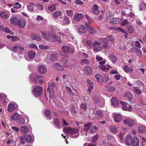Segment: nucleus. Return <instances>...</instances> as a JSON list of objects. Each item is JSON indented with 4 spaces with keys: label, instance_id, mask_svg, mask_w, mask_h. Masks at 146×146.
Wrapping results in <instances>:
<instances>
[{
    "label": "nucleus",
    "instance_id": "22",
    "mask_svg": "<svg viewBox=\"0 0 146 146\" xmlns=\"http://www.w3.org/2000/svg\"><path fill=\"white\" fill-rule=\"evenodd\" d=\"M20 131L23 134L27 133L29 132V129L27 126H23L21 127Z\"/></svg>",
    "mask_w": 146,
    "mask_h": 146
},
{
    "label": "nucleus",
    "instance_id": "11",
    "mask_svg": "<svg viewBox=\"0 0 146 146\" xmlns=\"http://www.w3.org/2000/svg\"><path fill=\"white\" fill-rule=\"evenodd\" d=\"M132 138L131 135L130 134L126 136L125 141L126 145H131Z\"/></svg>",
    "mask_w": 146,
    "mask_h": 146
},
{
    "label": "nucleus",
    "instance_id": "61",
    "mask_svg": "<svg viewBox=\"0 0 146 146\" xmlns=\"http://www.w3.org/2000/svg\"><path fill=\"white\" fill-rule=\"evenodd\" d=\"M129 23V21L127 19H125L121 23L122 26H124L128 24Z\"/></svg>",
    "mask_w": 146,
    "mask_h": 146
},
{
    "label": "nucleus",
    "instance_id": "37",
    "mask_svg": "<svg viewBox=\"0 0 146 146\" xmlns=\"http://www.w3.org/2000/svg\"><path fill=\"white\" fill-rule=\"evenodd\" d=\"M97 117L98 119H100L103 116V112L101 110H98L96 112Z\"/></svg>",
    "mask_w": 146,
    "mask_h": 146
},
{
    "label": "nucleus",
    "instance_id": "36",
    "mask_svg": "<svg viewBox=\"0 0 146 146\" xmlns=\"http://www.w3.org/2000/svg\"><path fill=\"white\" fill-rule=\"evenodd\" d=\"M0 16L4 19H7L8 18V14L5 12L3 11L0 12Z\"/></svg>",
    "mask_w": 146,
    "mask_h": 146
},
{
    "label": "nucleus",
    "instance_id": "50",
    "mask_svg": "<svg viewBox=\"0 0 146 146\" xmlns=\"http://www.w3.org/2000/svg\"><path fill=\"white\" fill-rule=\"evenodd\" d=\"M81 63L83 65H86L89 63V61L86 59H82L80 61Z\"/></svg>",
    "mask_w": 146,
    "mask_h": 146
},
{
    "label": "nucleus",
    "instance_id": "6",
    "mask_svg": "<svg viewBox=\"0 0 146 146\" xmlns=\"http://www.w3.org/2000/svg\"><path fill=\"white\" fill-rule=\"evenodd\" d=\"M123 123L131 127L136 124V121L135 120L130 119H126L123 121Z\"/></svg>",
    "mask_w": 146,
    "mask_h": 146
},
{
    "label": "nucleus",
    "instance_id": "43",
    "mask_svg": "<svg viewBox=\"0 0 146 146\" xmlns=\"http://www.w3.org/2000/svg\"><path fill=\"white\" fill-rule=\"evenodd\" d=\"M17 122L19 124L23 125V124L25 122V120L24 118L20 117L17 121Z\"/></svg>",
    "mask_w": 146,
    "mask_h": 146
},
{
    "label": "nucleus",
    "instance_id": "31",
    "mask_svg": "<svg viewBox=\"0 0 146 146\" xmlns=\"http://www.w3.org/2000/svg\"><path fill=\"white\" fill-rule=\"evenodd\" d=\"M53 123L55 125L56 127L60 129V123L58 119L57 118H54L53 119Z\"/></svg>",
    "mask_w": 146,
    "mask_h": 146
},
{
    "label": "nucleus",
    "instance_id": "34",
    "mask_svg": "<svg viewBox=\"0 0 146 146\" xmlns=\"http://www.w3.org/2000/svg\"><path fill=\"white\" fill-rule=\"evenodd\" d=\"M94 101L96 103L99 104H103L104 103V100L102 98H100L97 97H95Z\"/></svg>",
    "mask_w": 146,
    "mask_h": 146
},
{
    "label": "nucleus",
    "instance_id": "46",
    "mask_svg": "<svg viewBox=\"0 0 146 146\" xmlns=\"http://www.w3.org/2000/svg\"><path fill=\"white\" fill-rule=\"evenodd\" d=\"M7 96L3 93H1L0 94V101L2 100L3 102H5V99L6 98Z\"/></svg>",
    "mask_w": 146,
    "mask_h": 146
},
{
    "label": "nucleus",
    "instance_id": "51",
    "mask_svg": "<svg viewBox=\"0 0 146 146\" xmlns=\"http://www.w3.org/2000/svg\"><path fill=\"white\" fill-rule=\"evenodd\" d=\"M52 38L58 41L60 43H61L62 42L61 39L59 36H56L54 34H53V35L52 36Z\"/></svg>",
    "mask_w": 146,
    "mask_h": 146
},
{
    "label": "nucleus",
    "instance_id": "3",
    "mask_svg": "<svg viewBox=\"0 0 146 146\" xmlns=\"http://www.w3.org/2000/svg\"><path fill=\"white\" fill-rule=\"evenodd\" d=\"M11 51L14 52L21 53L24 50V48L22 46L18 45L13 47L11 49Z\"/></svg>",
    "mask_w": 146,
    "mask_h": 146
},
{
    "label": "nucleus",
    "instance_id": "2",
    "mask_svg": "<svg viewBox=\"0 0 146 146\" xmlns=\"http://www.w3.org/2000/svg\"><path fill=\"white\" fill-rule=\"evenodd\" d=\"M19 139L21 143L22 144H25V140L27 142L31 143L33 142L34 138L33 136L30 135H24L20 136Z\"/></svg>",
    "mask_w": 146,
    "mask_h": 146
},
{
    "label": "nucleus",
    "instance_id": "4",
    "mask_svg": "<svg viewBox=\"0 0 146 146\" xmlns=\"http://www.w3.org/2000/svg\"><path fill=\"white\" fill-rule=\"evenodd\" d=\"M42 91V87L38 86L34 88L33 91L36 97H37L40 96L41 94Z\"/></svg>",
    "mask_w": 146,
    "mask_h": 146
},
{
    "label": "nucleus",
    "instance_id": "9",
    "mask_svg": "<svg viewBox=\"0 0 146 146\" xmlns=\"http://www.w3.org/2000/svg\"><path fill=\"white\" fill-rule=\"evenodd\" d=\"M105 62V60L103 61L102 62H100L99 63L101 65L98 66V68L102 71L106 72L108 71L109 69L107 68L105 65H102L104 64Z\"/></svg>",
    "mask_w": 146,
    "mask_h": 146
},
{
    "label": "nucleus",
    "instance_id": "41",
    "mask_svg": "<svg viewBox=\"0 0 146 146\" xmlns=\"http://www.w3.org/2000/svg\"><path fill=\"white\" fill-rule=\"evenodd\" d=\"M106 40L107 41H111L112 42H114L115 40L114 37L112 36L108 35L106 37Z\"/></svg>",
    "mask_w": 146,
    "mask_h": 146
},
{
    "label": "nucleus",
    "instance_id": "59",
    "mask_svg": "<svg viewBox=\"0 0 146 146\" xmlns=\"http://www.w3.org/2000/svg\"><path fill=\"white\" fill-rule=\"evenodd\" d=\"M98 139V135H96L94 136L92 138V141L93 143H95Z\"/></svg>",
    "mask_w": 146,
    "mask_h": 146
},
{
    "label": "nucleus",
    "instance_id": "44",
    "mask_svg": "<svg viewBox=\"0 0 146 146\" xmlns=\"http://www.w3.org/2000/svg\"><path fill=\"white\" fill-rule=\"evenodd\" d=\"M138 131L140 133H143L146 131V129L144 126H140L138 127Z\"/></svg>",
    "mask_w": 146,
    "mask_h": 146
},
{
    "label": "nucleus",
    "instance_id": "26",
    "mask_svg": "<svg viewBox=\"0 0 146 146\" xmlns=\"http://www.w3.org/2000/svg\"><path fill=\"white\" fill-rule=\"evenodd\" d=\"M92 125V123L89 122L84 125V131H88L89 130L90 127Z\"/></svg>",
    "mask_w": 146,
    "mask_h": 146
},
{
    "label": "nucleus",
    "instance_id": "16",
    "mask_svg": "<svg viewBox=\"0 0 146 146\" xmlns=\"http://www.w3.org/2000/svg\"><path fill=\"white\" fill-rule=\"evenodd\" d=\"M38 70L40 73L44 74L47 71V69L44 66L41 65L38 67Z\"/></svg>",
    "mask_w": 146,
    "mask_h": 146
},
{
    "label": "nucleus",
    "instance_id": "63",
    "mask_svg": "<svg viewBox=\"0 0 146 146\" xmlns=\"http://www.w3.org/2000/svg\"><path fill=\"white\" fill-rule=\"evenodd\" d=\"M44 115L46 116H49L51 115V112L49 110H46L44 112Z\"/></svg>",
    "mask_w": 146,
    "mask_h": 146
},
{
    "label": "nucleus",
    "instance_id": "20",
    "mask_svg": "<svg viewBox=\"0 0 146 146\" xmlns=\"http://www.w3.org/2000/svg\"><path fill=\"white\" fill-rule=\"evenodd\" d=\"M85 44L86 47L89 49L91 48L93 45V43L90 40H86L84 42Z\"/></svg>",
    "mask_w": 146,
    "mask_h": 146
},
{
    "label": "nucleus",
    "instance_id": "62",
    "mask_svg": "<svg viewBox=\"0 0 146 146\" xmlns=\"http://www.w3.org/2000/svg\"><path fill=\"white\" fill-rule=\"evenodd\" d=\"M61 14V13L60 12L58 11L55 12L53 14V15L55 18H57L59 16H60Z\"/></svg>",
    "mask_w": 146,
    "mask_h": 146
},
{
    "label": "nucleus",
    "instance_id": "64",
    "mask_svg": "<svg viewBox=\"0 0 146 146\" xmlns=\"http://www.w3.org/2000/svg\"><path fill=\"white\" fill-rule=\"evenodd\" d=\"M116 90V88L115 87L113 86H110L109 88V90L110 92H113L115 91Z\"/></svg>",
    "mask_w": 146,
    "mask_h": 146
},
{
    "label": "nucleus",
    "instance_id": "21",
    "mask_svg": "<svg viewBox=\"0 0 146 146\" xmlns=\"http://www.w3.org/2000/svg\"><path fill=\"white\" fill-rule=\"evenodd\" d=\"M114 119L115 122H119L122 119V116L119 114L115 115L114 117Z\"/></svg>",
    "mask_w": 146,
    "mask_h": 146
},
{
    "label": "nucleus",
    "instance_id": "33",
    "mask_svg": "<svg viewBox=\"0 0 146 146\" xmlns=\"http://www.w3.org/2000/svg\"><path fill=\"white\" fill-rule=\"evenodd\" d=\"M132 90H133L135 93L140 95L141 93V90L139 89L137 87H133Z\"/></svg>",
    "mask_w": 146,
    "mask_h": 146
},
{
    "label": "nucleus",
    "instance_id": "30",
    "mask_svg": "<svg viewBox=\"0 0 146 146\" xmlns=\"http://www.w3.org/2000/svg\"><path fill=\"white\" fill-rule=\"evenodd\" d=\"M28 56L30 59H33L35 57L36 53L35 51H30L28 52Z\"/></svg>",
    "mask_w": 146,
    "mask_h": 146
},
{
    "label": "nucleus",
    "instance_id": "35",
    "mask_svg": "<svg viewBox=\"0 0 146 146\" xmlns=\"http://www.w3.org/2000/svg\"><path fill=\"white\" fill-rule=\"evenodd\" d=\"M15 109V106L12 104H10L8 105L7 109L8 111L11 112L14 110Z\"/></svg>",
    "mask_w": 146,
    "mask_h": 146
},
{
    "label": "nucleus",
    "instance_id": "57",
    "mask_svg": "<svg viewBox=\"0 0 146 146\" xmlns=\"http://www.w3.org/2000/svg\"><path fill=\"white\" fill-rule=\"evenodd\" d=\"M57 54H52L50 57L51 60L52 61H54L56 59Z\"/></svg>",
    "mask_w": 146,
    "mask_h": 146
},
{
    "label": "nucleus",
    "instance_id": "48",
    "mask_svg": "<svg viewBox=\"0 0 146 146\" xmlns=\"http://www.w3.org/2000/svg\"><path fill=\"white\" fill-rule=\"evenodd\" d=\"M108 43L107 41L104 43L103 44V47L106 50H108L110 49V47L108 46Z\"/></svg>",
    "mask_w": 146,
    "mask_h": 146
},
{
    "label": "nucleus",
    "instance_id": "45",
    "mask_svg": "<svg viewBox=\"0 0 146 146\" xmlns=\"http://www.w3.org/2000/svg\"><path fill=\"white\" fill-rule=\"evenodd\" d=\"M122 108V109L125 111H131L132 110V107L130 106L129 107L126 106V105L123 106Z\"/></svg>",
    "mask_w": 146,
    "mask_h": 146
},
{
    "label": "nucleus",
    "instance_id": "42",
    "mask_svg": "<svg viewBox=\"0 0 146 146\" xmlns=\"http://www.w3.org/2000/svg\"><path fill=\"white\" fill-rule=\"evenodd\" d=\"M124 96L127 97L129 99V100L132 99L133 98V95L129 92H126L124 94Z\"/></svg>",
    "mask_w": 146,
    "mask_h": 146
},
{
    "label": "nucleus",
    "instance_id": "5",
    "mask_svg": "<svg viewBox=\"0 0 146 146\" xmlns=\"http://www.w3.org/2000/svg\"><path fill=\"white\" fill-rule=\"evenodd\" d=\"M102 43L96 40L93 43L94 50L96 52H98L102 50V48L100 45H101Z\"/></svg>",
    "mask_w": 146,
    "mask_h": 146
},
{
    "label": "nucleus",
    "instance_id": "39",
    "mask_svg": "<svg viewBox=\"0 0 146 146\" xmlns=\"http://www.w3.org/2000/svg\"><path fill=\"white\" fill-rule=\"evenodd\" d=\"M110 131L112 133L116 134L117 133V130L116 127L114 125H112L110 127Z\"/></svg>",
    "mask_w": 146,
    "mask_h": 146
},
{
    "label": "nucleus",
    "instance_id": "32",
    "mask_svg": "<svg viewBox=\"0 0 146 146\" xmlns=\"http://www.w3.org/2000/svg\"><path fill=\"white\" fill-rule=\"evenodd\" d=\"M109 58L113 62H115L117 60V58L113 54H111L108 56Z\"/></svg>",
    "mask_w": 146,
    "mask_h": 146
},
{
    "label": "nucleus",
    "instance_id": "18",
    "mask_svg": "<svg viewBox=\"0 0 146 146\" xmlns=\"http://www.w3.org/2000/svg\"><path fill=\"white\" fill-rule=\"evenodd\" d=\"M126 31L129 33L132 34L134 32V28L133 26L131 25L127 26L125 28Z\"/></svg>",
    "mask_w": 146,
    "mask_h": 146
},
{
    "label": "nucleus",
    "instance_id": "55",
    "mask_svg": "<svg viewBox=\"0 0 146 146\" xmlns=\"http://www.w3.org/2000/svg\"><path fill=\"white\" fill-rule=\"evenodd\" d=\"M56 9V7L54 5L49 6L48 7V10L50 11H54Z\"/></svg>",
    "mask_w": 146,
    "mask_h": 146
},
{
    "label": "nucleus",
    "instance_id": "14",
    "mask_svg": "<svg viewBox=\"0 0 146 146\" xmlns=\"http://www.w3.org/2000/svg\"><path fill=\"white\" fill-rule=\"evenodd\" d=\"M131 142V145L133 146H139V141L137 138L136 136L133 137Z\"/></svg>",
    "mask_w": 146,
    "mask_h": 146
},
{
    "label": "nucleus",
    "instance_id": "7",
    "mask_svg": "<svg viewBox=\"0 0 146 146\" xmlns=\"http://www.w3.org/2000/svg\"><path fill=\"white\" fill-rule=\"evenodd\" d=\"M41 33L44 37L47 39H50L52 37L53 33L52 32H45L41 31Z\"/></svg>",
    "mask_w": 146,
    "mask_h": 146
},
{
    "label": "nucleus",
    "instance_id": "54",
    "mask_svg": "<svg viewBox=\"0 0 146 146\" xmlns=\"http://www.w3.org/2000/svg\"><path fill=\"white\" fill-rule=\"evenodd\" d=\"M95 77L96 80L98 82H100V80H102V76L100 74H96L95 75Z\"/></svg>",
    "mask_w": 146,
    "mask_h": 146
},
{
    "label": "nucleus",
    "instance_id": "29",
    "mask_svg": "<svg viewBox=\"0 0 146 146\" xmlns=\"http://www.w3.org/2000/svg\"><path fill=\"white\" fill-rule=\"evenodd\" d=\"M111 105L114 106H116L118 104V101L117 100L116 98L113 97L111 99Z\"/></svg>",
    "mask_w": 146,
    "mask_h": 146
},
{
    "label": "nucleus",
    "instance_id": "13",
    "mask_svg": "<svg viewBox=\"0 0 146 146\" xmlns=\"http://www.w3.org/2000/svg\"><path fill=\"white\" fill-rule=\"evenodd\" d=\"M83 15L82 13H78L74 15V19L76 21H79L82 20L83 18Z\"/></svg>",
    "mask_w": 146,
    "mask_h": 146
},
{
    "label": "nucleus",
    "instance_id": "10",
    "mask_svg": "<svg viewBox=\"0 0 146 146\" xmlns=\"http://www.w3.org/2000/svg\"><path fill=\"white\" fill-rule=\"evenodd\" d=\"M85 25L87 28L88 31L90 34L95 33H96V30L93 27L90 26L87 23H85Z\"/></svg>",
    "mask_w": 146,
    "mask_h": 146
},
{
    "label": "nucleus",
    "instance_id": "47",
    "mask_svg": "<svg viewBox=\"0 0 146 146\" xmlns=\"http://www.w3.org/2000/svg\"><path fill=\"white\" fill-rule=\"evenodd\" d=\"M124 69L126 72H132V69L131 68L126 65L124 66Z\"/></svg>",
    "mask_w": 146,
    "mask_h": 146
},
{
    "label": "nucleus",
    "instance_id": "56",
    "mask_svg": "<svg viewBox=\"0 0 146 146\" xmlns=\"http://www.w3.org/2000/svg\"><path fill=\"white\" fill-rule=\"evenodd\" d=\"M21 7V4L18 2L16 3L14 5V8L16 9H19Z\"/></svg>",
    "mask_w": 146,
    "mask_h": 146
},
{
    "label": "nucleus",
    "instance_id": "28",
    "mask_svg": "<svg viewBox=\"0 0 146 146\" xmlns=\"http://www.w3.org/2000/svg\"><path fill=\"white\" fill-rule=\"evenodd\" d=\"M120 21V19L117 18H112L110 20V23L114 24H118Z\"/></svg>",
    "mask_w": 146,
    "mask_h": 146
},
{
    "label": "nucleus",
    "instance_id": "49",
    "mask_svg": "<svg viewBox=\"0 0 146 146\" xmlns=\"http://www.w3.org/2000/svg\"><path fill=\"white\" fill-rule=\"evenodd\" d=\"M98 127L96 126H92L90 129V131L91 132L95 133L98 130Z\"/></svg>",
    "mask_w": 146,
    "mask_h": 146
},
{
    "label": "nucleus",
    "instance_id": "17",
    "mask_svg": "<svg viewBox=\"0 0 146 146\" xmlns=\"http://www.w3.org/2000/svg\"><path fill=\"white\" fill-rule=\"evenodd\" d=\"M34 3L31 2H29L28 3L27 5V7L28 11L29 12H32L34 10L33 5H34Z\"/></svg>",
    "mask_w": 146,
    "mask_h": 146
},
{
    "label": "nucleus",
    "instance_id": "19",
    "mask_svg": "<svg viewBox=\"0 0 146 146\" xmlns=\"http://www.w3.org/2000/svg\"><path fill=\"white\" fill-rule=\"evenodd\" d=\"M62 49L63 51L66 53H68L69 52H72L73 53V52L72 51V50L73 49L71 48L67 45H64L62 47Z\"/></svg>",
    "mask_w": 146,
    "mask_h": 146
},
{
    "label": "nucleus",
    "instance_id": "8",
    "mask_svg": "<svg viewBox=\"0 0 146 146\" xmlns=\"http://www.w3.org/2000/svg\"><path fill=\"white\" fill-rule=\"evenodd\" d=\"M60 22L62 24L67 25L70 24V21L68 17L67 16H64L62 18V19Z\"/></svg>",
    "mask_w": 146,
    "mask_h": 146
},
{
    "label": "nucleus",
    "instance_id": "25",
    "mask_svg": "<svg viewBox=\"0 0 146 146\" xmlns=\"http://www.w3.org/2000/svg\"><path fill=\"white\" fill-rule=\"evenodd\" d=\"M93 12L97 15L99 14L100 11L98 10V7L96 4L94 5L92 9Z\"/></svg>",
    "mask_w": 146,
    "mask_h": 146
},
{
    "label": "nucleus",
    "instance_id": "38",
    "mask_svg": "<svg viewBox=\"0 0 146 146\" xmlns=\"http://www.w3.org/2000/svg\"><path fill=\"white\" fill-rule=\"evenodd\" d=\"M107 138L108 140L109 141V142H110V143H114L115 141V139L112 135H108Z\"/></svg>",
    "mask_w": 146,
    "mask_h": 146
},
{
    "label": "nucleus",
    "instance_id": "24",
    "mask_svg": "<svg viewBox=\"0 0 146 146\" xmlns=\"http://www.w3.org/2000/svg\"><path fill=\"white\" fill-rule=\"evenodd\" d=\"M48 88H47V91L50 92L51 90L52 89L51 87L54 88L56 86V84L54 82L52 81H50L48 85Z\"/></svg>",
    "mask_w": 146,
    "mask_h": 146
},
{
    "label": "nucleus",
    "instance_id": "23",
    "mask_svg": "<svg viewBox=\"0 0 146 146\" xmlns=\"http://www.w3.org/2000/svg\"><path fill=\"white\" fill-rule=\"evenodd\" d=\"M19 19L16 17H12L10 19L11 23L13 24L17 25Z\"/></svg>",
    "mask_w": 146,
    "mask_h": 146
},
{
    "label": "nucleus",
    "instance_id": "58",
    "mask_svg": "<svg viewBox=\"0 0 146 146\" xmlns=\"http://www.w3.org/2000/svg\"><path fill=\"white\" fill-rule=\"evenodd\" d=\"M66 13L67 15L69 16L72 17L73 15V12L71 10H66Z\"/></svg>",
    "mask_w": 146,
    "mask_h": 146
},
{
    "label": "nucleus",
    "instance_id": "40",
    "mask_svg": "<svg viewBox=\"0 0 146 146\" xmlns=\"http://www.w3.org/2000/svg\"><path fill=\"white\" fill-rule=\"evenodd\" d=\"M20 117L18 113H15L12 116L11 118L13 120L16 121H17Z\"/></svg>",
    "mask_w": 146,
    "mask_h": 146
},
{
    "label": "nucleus",
    "instance_id": "60",
    "mask_svg": "<svg viewBox=\"0 0 146 146\" xmlns=\"http://www.w3.org/2000/svg\"><path fill=\"white\" fill-rule=\"evenodd\" d=\"M61 123L63 126L66 125L68 126L69 125V124L66 122L65 120L63 119H61Z\"/></svg>",
    "mask_w": 146,
    "mask_h": 146
},
{
    "label": "nucleus",
    "instance_id": "15",
    "mask_svg": "<svg viewBox=\"0 0 146 146\" xmlns=\"http://www.w3.org/2000/svg\"><path fill=\"white\" fill-rule=\"evenodd\" d=\"M84 70L85 73L88 75H91L92 73V68L88 66H85Z\"/></svg>",
    "mask_w": 146,
    "mask_h": 146
},
{
    "label": "nucleus",
    "instance_id": "1",
    "mask_svg": "<svg viewBox=\"0 0 146 146\" xmlns=\"http://www.w3.org/2000/svg\"><path fill=\"white\" fill-rule=\"evenodd\" d=\"M63 131L65 133L70 134V136L73 138H76L79 135L78 130L76 129H72L70 127H67L63 128Z\"/></svg>",
    "mask_w": 146,
    "mask_h": 146
},
{
    "label": "nucleus",
    "instance_id": "27",
    "mask_svg": "<svg viewBox=\"0 0 146 146\" xmlns=\"http://www.w3.org/2000/svg\"><path fill=\"white\" fill-rule=\"evenodd\" d=\"M86 29L83 25H82L78 29V31L80 34H85L86 32Z\"/></svg>",
    "mask_w": 146,
    "mask_h": 146
},
{
    "label": "nucleus",
    "instance_id": "53",
    "mask_svg": "<svg viewBox=\"0 0 146 146\" xmlns=\"http://www.w3.org/2000/svg\"><path fill=\"white\" fill-rule=\"evenodd\" d=\"M112 16V14L110 12H107L106 15V19L108 20L110 19Z\"/></svg>",
    "mask_w": 146,
    "mask_h": 146
},
{
    "label": "nucleus",
    "instance_id": "12",
    "mask_svg": "<svg viewBox=\"0 0 146 146\" xmlns=\"http://www.w3.org/2000/svg\"><path fill=\"white\" fill-rule=\"evenodd\" d=\"M21 28L23 29L26 25V23L25 20L22 19L19 20L17 25Z\"/></svg>",
    "mask_w": 146,
    "mask_h": 146
},
{
    "label": "nucleus",
    "instance_id": "52",
    "mask_svg": "<svg viewBox=\"0 0 146 146\" xmlns=\"http://www.w3.org/2000/svg\"><path fill=\"white\" fill-rule=\"evenodd\" d=\"M140 7L141 10H144L146 9V3L144 2L142 3L140 5Z\"/></svg>",
    "mask_w": 146,
    "mask_h": 146
}]
</instances>
